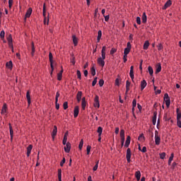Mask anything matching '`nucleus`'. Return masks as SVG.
<instances>
[{
  "instance_id": "49",
  "label": "nucleus",
  "mask_w": 181,
  "mask_h": 181,
  "mask_svg": "<svg viewBox=\"0 0 181 181\" xmlns=\"http://www.w3.org/2000/svg\"><path fill=\"white\" fill-rule=\"evenodd\" d=\"M59 97H60V93L59 92H57L55 97V101H57V103H58L59 101Z\"/></svg>"
},
{
  "instance_id": "27",
  "label": "nucleus",
  "mask_w": 181,
  "mask_h": 181,
  "mask_svg": "<svg viewBox=\"0 0 181 181\" xmlns=\"http://www.w3.org/2000/svg\"><path fill=\"white\" fill-rule=\"evenodd\" d=\"M62 77H63V69H62L60 71V72L58 73V74H57V80H59V81H62Z\"/></svg>"
},
{
  "instance_id": "34",
  "label": "nucleus",
  "mask_w": 181,
  "mask_h": 181,
  "mask_svg": "<svg viewBox=\"0 0 181 181\" xmlns=\"http://www.w3.org/2000/svg\"><path fill=\"white\" fill-rule=\"evenodd\" d=\"M173 158H174V155H173V153H172L168 160V165L169 166H170V165L172 163V160H173Z\"/></svg>"
},
{
  "instance_id": "31",
  "label": "nucleus",
  "mask_w": 181,
  "mask_h": 181,
  "mask_svg": "<svg viewBox=\"0 0 181 181\" xmlns=\"http://www.w3.org/2000/svg\"><path fill=\"white\" fill-rule=\"evenodd\" d=\"M148 47H149V41L146 40L144 44V49L148 50Z\"/></svg>"
},
{
  "instance_id": "26",
  "label": "nucleus",
  "mask_w": 181,
  "mask_h": 181,
  "mask_svg": "<svg viewBox=\"0 0 181 181\" xmlns=\"http://www.w3.org/2000/svg\"><path fill=\"white\" fill-rule=\"evenodd\" d=\"M156 145H160V136H155Z\"/></svg>"
},
{
  "instance_id": "61",
  "label": "nucleus",
  "mask_w": 181,
  "mask_h": 181,
  "mask_svg": "<svg viewBox=\"0 0 181 181\" xmlns=\"http://www.w3.org/2000/svg\"><path fill=\"white\" fill-rule=\"evenodd\" d=\"M158 50H162V49H163V46L162 45V44H159L158 46Z\"/></svg>"
},
{
  "instance_id": "8",
  "label": "nucleus",
  "mask_w": 181,
  "mask_h": 181,
  "mask_svg": "<svg viewBox=\"0 0 181 181\" xmlns=\"http://www.w3.org/2000/svg\"><path fill=\"white\" fill-rule=\"evenodd\" d=\"M120 138H121V142L124 143L125 142V131H124V129H121L120 131Z\"/></svg>"
},
{
  "instance_id": "54",
  "label": "nucleus",
  "mask_w": 181,
  "mask_h": 181,
  "mask_svg": "<svg viewBox=\"0 0 181 181\" xmlns=\"http://www.w3.org/2000/svg\"><path fill=\"white\" fill-rule=\"evenodd\" d=\"M63 145H66L67 144V137H64L63 141H62Z\"/></svg>"
},
{
  "instance_id": "12",
  "label": "nucleus",
  "mask_w": 181,
  "mask_h": 181,
  "mask_svg": "<svg viewBox=\"0 0 181 181\" xmlns=\"http://www.w3.org/2000/svg\"><path fill=\"white\" fill-rule=\"evenodd\" d=\"M33 148V146L32 144H30L27 147V156H28V158H29V156H30V153L32 152Z\"/></svg>"
},
{
  "instance_id": "20",
  "label": "nucleus",
  "mask_w": 181,
  "mask_h": 181,
  "mask_svg": "<svg viewBox=\"0 0 181 181\" xmlns=\"http://www.w3.org/2000/svg\"><path fill=\"white\" fill-rule=\"evenodd\" d=\"M147 83H146V81L145 80H143L141 82V90L142 91V90H144V88H145V87H146L147 86Z\"/></svg>"
},
{
  "instance_id": "14",
  "label": "nucleus",
  "mask_w": 181,
  "mask_h": 181,
  "mask_svg": "<svg viewBox=\"0 0 181 181\" xmlns=\"http://www.w3.org/2000/svg\"><path fill=\"white\" fill-rule=\"evenodd\" d=\"M157 116H158V112H153V119H152L153 125H156Z\"/></svg>"
},
{
  "instance_id": "58",
  "label": "nucleus",
  "mask_w": 181,
  "mask_h": 181,
  "mask_svg": "<svg viewBox=\"0 0 181 181\" xmlns=\"http://www.w3.org/2000/svg\"><path fill=\"white\" fill-rule=\"evenodd\" d=\"M117 52V49L115 48H112L110 50V54H114Z\"/></svg>"
},
{
  "instance_id": "9",
  "label": "nucleus",
  "mask_w": 181,
  "mask_h": 181,
  "mask_svg": "<svg viewBox=\"0 0 181 181\" xmlns=\"http://www.w3.org/2000/svg\"><path fill=\"white\" fill-rule=\"evenodd\" d=\"M98 64L99 66H101V67H104V66H105V62L101 57L98 58Z\"/></svg>"
},
{
  "instance_id": "51",
  "label": "nucleus",
  "mask_w": 181,
  "mask_h": 181,
  "mask_svg": "<svg viewBox=\"0 0 181 181\" xmlns=\"http://www.w3.org/2000/svg\"><path fill=\"white\" fill-rule=\"evenodd\" d=\"M96 84H97V77H95V78L93 79V82H92V86H93V87H94V86H95Z\"/></svg>"
},
{
  "instance_id": "39",
  "label": "nucleus",
  "mask_w": 181,
  "mask_h": 181,
  "mask_svg": "<svg viewBox=\"0 0 181 181\" xmlns=\"http://www.w3.org/2000/svg\"><path fill=\"white\" fill-rule=\"evenodd\" d=\"M76 76L78 80H81V72L80 71V70L76 71Z\"/></svg>"
},
{
  "instance_id": "40",
  "label": "nucleus",
  "mask_w": 181,
  "mask_h": 181,
  "mask_svg": "<svg viewBox=\"0 0 181 181\" xmlns=\"http://www.w3.org/2000/svg\"><path fill=\"white\" fill-rule=\"evenodd\" d=\"M83 145H84V141L83 139H81L79 143V146H78L80 151H81L83 149Z\"/></svg>"
},
{
  "instance_id": "19",
  "label": "nucleus",
  "mask_w": 181,
  "mask_h": 181,
  "mask_svg": "<svg viewBox=\"0 0 181 181\" xmlns=\"http://www.w3.org/2000/svg\"><path fill=\"white\" fill-rule=\"evenodd\" d=\"M81 95H83V93L81 91H78L76 95L78 103H80V101H81Z\"/></svg>"
},
{
  "instance_id": "16",
  "label": "nucleus",
  "mask_w": 181,
  "mask_h": 181,
  "mask_svg": "<svg viewBox=\"0 0 181 181\" xmlns=\"http://www.w3.org/2000/svg\"><path fill=\"white\" fill-rule=\"evenodd\" d=\"M72 40L74 46H77V45L78 44V39H77V37H76V35H72Z\"/></svg>"
},
{
  "instance_id": "17",
  "label": "nucleus",
  "mask_w": 181,
  "mask_h": 181,
  "mask_svg": "<svg viewBox=\"0 0 181 181\" xmlns=\"http://www.w3.org/2000/svg\"><path fill=\"white\" fill-rule=\"evenodd\" d=\"M86 105H87V102L86 101V98H82L81 107L82 110H86Z\"/></svg>"
},
{
  "instance_id": "18",
  "label": "nucleus",
  "mask_w": 181,
  "mask_h": 181,
  "mask_svg": "<svg viewBox=\"0 0 181 181\" xmlns=\"http://www.w3.org/2000/svg\"><path fill=\"white\" fill-rule=\"evenodd\" d=\"M8 126H9L11 139H13V129H12V124H11V123H9Z\"/></svg>"
},
{
  "instance_id": "6",
  "label": "nucleus",
  "mask_w": 181,
  "mask_h": 181,
  "mask_svg": "<svg viewBox=\"0 0 181 181\" xmlns=\"http://www.w3.org/2000/svg\"><path fill=\"white\" fill-rule=\"evenodd\" d=\"M65 145L66 146L64 147V151L66 153H70V149H71V144H70V142H67Z\"/></svg>"
},
{
  "instance_id": "53",
  "label": "nucleus",
  "mask_w": 181,
  "mask_h": 181,
  "mask_svg": "<svg viewBox=\"0 0 181 181\" xmlns=\"http://www.w3.org/2000/svg\"><path fill=\"white\" fill-rule=\"evenodd\" d=\"M163 119H165V121H169L170 118L168 117V113L164 115Z\"/></svg>"
},
{
  "instance_id": "43",
  "label": "nucleus",
  "mask_w": 181,
  "mask_h": 181,
  "mask_svg": "<svg viewBox=\"0 0 181 181\" xmlns=\"http://www.w3.org/2000/svg\"><path fill=\"white\" fill-rule=\"evenodd\" d=\"M44 18H46V4H44L43 5V13H42Z\"/></svg>"
},
{
  "instance_id": "55",
  "label": "nucleus",
  "mask_w": 181,
  "mask_h": 181,
  "mask_svg": "<svg viewBox=\"0 0 181 181\" xmlns=\"http://www.w3.org/2000/svg\"><path fill=\"white\" fill-rule=\"evenodd\" d=\"M99 86H100V87H103V86H104V80L100 79L99 81Z\"/></svg>"
},
{
  "instance_id": "48",
  "label": "nucleus",
  "mask_w": 181,
  "mask_h": 181,
  "mask_svg": "<svg viewBox=\"0 0 181 181\" xmlns=\"http://www.w3.org/2000/svg\"><path fill=\"white\" fill-rule=\"evenodd\" d=\"M13 4V0H8V8L11 9Z\"/></svg>"
},
{
  "instance_id": "59",
  "label": "nucleus",
  "mask_w": 181,
  "mask_h": 181,
  "mask_svg": "<svg viewBox=\"0 0 181 181\" xmlns=\"http://www.w3.org/2000/svg\"><path fill=\"white\" fill-rule=\"evenodd\" d=\"M105 18V22H108V21H110V15L107 16H103Z\"/></svg>"
},
{
  "instance_id": "5",
  "label": "nucleus",
  "mask_w": 181,
  "mask_h": 181,
  "mask_svg": "<svg viewBox=\"0 0 181 181\" xmlns=\"http://www.w3.org/2000/svg\"><path fill=\"white\" fill-rule=\"evenodd\" d=\"M7 112H8V105H6V103H4L1 109V115H6Z\"/></svg>"
},
{
  "instance_id": "28",
  "label": "nucleus",
  "mask_w": 181,
  "mask_h": 181,
  "mask_svg": "<svg viewBox=\"0 0 181 181\" xmlns=\"http://www.w3.org/2000/svg\"><path fill=\"white\" fill-rule=\"evenodd\" d=\"M101 36H103V32L100 30L98 32V38H97L98 42H100V40H101Z\"/></svg>"
},
{
  "instance_id": "45",
  "label": "nucleus",
  "mask_w": 181,
  "mask_h": 181,
  "mask_svg": "<svg viewBox=\"0 0 181 181\" xmlns=\"http://www.w3.org/2000/svg\"><path fill=\"white\" fill-rule=\"evenodd\" d=\"M64 110H67L69 108V103L64 102L63 104Z\"/></svg>"
},
{
  "instance_id": "23",
  "label": "nucleus",
  "mask_w": 181,
  "mask_h": 181,
  "mask_svg": "<svg viewBox=\"0 0 181 181\" xmlns=\"http://www.w3.org/2000/svg\"><path fill=\"white\" fill-rule=\"evenodd\" d=\"M161 71H162V66H160V63H158L157 64L156 74H158V73H160Z\"/></svg>"
},
{
  "instance_id": "36",
  "label": "nucleus",
  "mask_w": 181,
  "mask_h": 181,
  "mask_svg": "<svg viewBox=\"0 0 181 181\" xmlns=\"http://www.w3.org/2000/svg\"><path fill=\"white\" fill-rule=\"evenodd\" d=\"M148 70L150 76H153V69H152V66H149Z\"/></svg>"
},
{
  "instance_id": "25",
  "label": "nucleus",
  "mask_w": 181,
  "mask_h": 181,
  "mask_svg": "<svg viewBox=\"0 0 181 181\" xmlns=\"http://www.w3.org/2000/svg\"><path fill=\"white\" fill-rule=\"evenodd\" d=\"M129 87H131V82L129 81H126V93L129 91Z\"/></svg>"
},
{
  "instance_id": "64",
  "label": "nucleus",
  "mask_w": 181,
  "mask_h": 181,
  "mask_svg": "<svg viewBox=\"0 0 181 181\" xmlns=\"http://www.w3.org/2000/svg\"><path fill=\"white\" fill-rule=\"evenodd\" d=\"M141 152H143V153H145V152H146V147L144 146L143 148L141 149Z\"/></svg>"
},
{
  "instance_id": "3",
  "label": "nucleus",
  "mask_w": 181,
  "mask_h": 181,
  "mask_svg": "<svg viewBox=\"0 0 181 181\" xmlns=\"http://www.w3.org/2000/svg\"><path fill=\"white\" fill-rule=\"evenodd\" d=\"M100 98L98 97V95H95V98L94 99V107L95 108H100Z\"/></svg>"
},
{
  "instance_id": "29",
  "label": "nucleus",
  "mask_w": 181,
  "mask_h": 181,
  "mask_svg": "<svg viewBox=\"0 0 181 181\" xmlns=\"http://www.w3.org/2000/svg\"><path fill=\"white\" fill-rule=\"evenodd\" d=\"M170 5H172V1H170V0L167 1V2L164 5V9L169 8V6H170Z\"/></svg>"
},
{
  "instance_id": "42",
  "label": "nucleus",
  "mask_w": 181,
  "mask_h": 181,
  "mask_svg": "<svg viewBox=\"0 0 181 181\" xmlns=\"http://www.w3.org/2000/svg\"><path fill=\"white\" fill-rule=\"evenodd\" d=\"M129 52H131V49L125 48L124 51V54L128 55L129 54Z\"/></svg>"
},
{
  "instance_id": "62",
  "label": "nucleus",
  "mask_w": 181,
  "mask_h": 181,
  "mask_svg": "<svg viewBox=\"0 0 181 181\" xmlns=\"http://www.w3.org/2000/svg\"><path fill=\"white\" fill-rule=\"evenodd\" d=\"M132 107H136V99L133 100Z\"/></svg>"
},
{
  "instance_id": "32",
  "label": "nucleus",
  "mask_w": 181,
  "mask_h": 181,
  "mask_svg": "<svg viewBox=\"0 0 181 181\" xmlns=\"http://www.w3.org/2000/svg\"><path fill=\"white\" fill-rule=\"evenodd\" d=\"M31 54L32 56H34L35 55V43L32 42L31 43Z\"/></svg>"
},
{
  "instance_id": "56",
  "label": "nucleus",
  "mask_w": 181,
  "mask_h": 181,
  "mask_svg": "<svg viewBox=\"0 0 181 181\" xmlns=\"http://www.w3.org/2000/svg\"><path fill=\"white\" fill-rule=\"evenodd\" d=\"M7 40H8V42H12V35H9L7 37Z\"/></svg>"
},
{
  "instance_id": "30",
  "label": "nucleus",
  "mask_w": 181,
  "mask_h": 181,
  "mask_svg": "<svg viewBox=\"0 0 181 181\" xmlns=\"http://www.w3.org/2000/svg\"><path fill=\"white\" fill-rule=\"evenodd\" d=\"M26 98H27V101L29 105H30V92L29 91H27V93H26Z\"/></svg>"
},
{
  "instance_id": "63",
  "label": "nucleus",
  "mask_w": 181,
  "mask_h": 181,
  "mask_svg": "<svg viewBox=\"0 0 181 181\" xmlns=\"http://www.w3.org/2000/svg\"><path fill=\"white\" fill-rule=\"evenodd\" d=\"M127 47H126V49H131V47H132V46H131V42H127Z\"/></svg>"
},
{
  "instance_id": "2",
  "label": "nucleus",
  "mask_w": 181,
  "mask_h": 181,
  "mask_svg": "<svg viewBox=\"0 0 181 181\" xmlns=\"http://www.w3.org/2000/svg\"><path fill=\"white\" fill-rule=\"evenodd\" d=\"M132 155V153L131 152V148H127V154H126V159H127L128 163H131V156Z\"/></svg>"
},
{
  "instance_id": "37",
  "label": "nucleus",
  "mask_w": 181,
  "mask_h": 181,
  "mask_svg": "<svg viewBox=\"0 0 181 181\" xmlns=\"http://www.w3.org/2000/svg\"><path fill=\"white\" fill-rule=\"evenodd\" d=\"M138 140L141 141V142H143V141H145V136H144V134H141L139 135Z\"/></svg>"
},
{
  "instance_id": "10",
  "label": "nucleus",
  "mask_w": 181,
  "mask_h": 181,
  "mask_svg": "<svg viewBox=\"0 0 181 181\" xmlns=\"http://www.w3.org/2000/svg\"><path fill=\"white\" fill-rule=\"evenodd\" d=\"M129 76H130V78H132V81L134 83V66H132L130 67V72H129Z\"/></svg>"
},
{
  "instance_id": "15",
  "label": "nucleus",
  "mask_w": 181,
  "mask_h": 181,
  "mask_svg": "<svg viewBox=\"0 0 181 181\" xmlns=\"http://www.w3.org/2000/svg\"><path fill=\"white\" fill-rule=\"evenodd\" d=\"M56 135H57V127L54 126V129L52 134V137L53 138V139H54V136H56Z\"/></svg>"
},
{
  "instance_id": "44",
  "label": "nucleus",
  "mask_w": 181,
  "mask_h": 181,
  "mask_svg": "<svg viewBox=\"0 0 181 181\" xmlns=\"http://www.w3.org/2000/svg\"><path fill=\"white\" fill-rule=\"evenodd\" d=\"M90 73H91L92 76H95V68L94 66H93L90 69Z\"/></svg>"
},
{
  "instance_id": "7",
  "label": "nucleus",
  "mask_w": 181,
  "mask_h": 181,
  "mask_svg": "<svg viewBox=\"0 0 181 181\" xmlns=\"http://www.w3.org/2000/svg\"><path fill=\"white\" fill-rule=\"evenodd\" d=\"M177 125L179 128H181V112L177 113Z\"/></svg>"
},
{
  "instance_id": "41",
  "label": "nucleus",
  "mask_w": 181,
  "mask_h": 181,
  "mask_svg": "<svg viewBox=\"0 0 181 181\" xmlns=\"http://www.w3.org/2000/svg\"><path fill=\"white\" fill-rule=\"evenodd\" d=\"M58 179L59 181H62V169L58 170Z\"/></svg>"
},
{
  "instance_id": "47",
  "label": "nucleus",
  "mask_w": 181,
  "mask_h": 181,
  "mask_svg": "<svg viewBox=\"0 0 181 181\" xmlns=\"http://www.w3.org/2000/svg\"><path fill=\"white\" fill-rule=\"evenodd\" d=\"M86 151H87V155H90V152L91 151V146H87Z\"/></svg>"
},
{
  "instance_id": "1",
  "label": "nucleus",
  "mask_w": 181,
  "mask_h": 181,
  "mask_svg": "<svg viewBox=\"0 0 181 181\" xmlns=\"http://www.w3.org/2000/svg\"><path fill=\"white\" fill-rule=\"evenodd\" d=\"M164 101L165 102L167 108H169V107H170V98H169V95L168 93L164 94Z\"/></svg>"
},
{
  "instance_id": "4",
  "label": "nucleus",
  "mask_w": 181,
  "mask_h": 181,
  "mask_svg": "<svg viewBox=\"0 0 181 181\" xmlns=\"http://www.w3.org/2000/svg\"><path fill=\"white\" fill-rule=\"evenodd\" d=\"M49 62H50V67L52 69L51 74H52L53 70H54V68L53 67V54H52V52H49Z\"/></svg>"
},
{
  "instance_id": "35",
  "label": "nucleus",
  "mask_w": 181,
  "mask_h": 181,
  "mask_svg": "<svg viewBox=\"0 0 181 181\" xmlns=\"http://www.w3.org/2000/svg\"><path fill=\"white\" fill-rule=\"evenodd\" d=\"M6 67H8V69H11L12 67H13L12 61H10V62H7L6 64Z\"/></svg>"
},
{
  "instance_id": "33",
  "label": "nucleus",
  "mask_w": 181,
  "mask_h": 181,
  "mask_svg": "<svg viewBox=\"0 0 181 181\" xmlns=\"http://www.w3.org/2000/svg\"><path fill=\"white\" fill-rule=\"evenodd\" d=\"M97 132L98 134V136H101L102 134H103V127H99L98 128Z\"/></svg>"
},
{
  "instance_id": "46",
  "label": "nucleus",
  "mask_w": 181,
  "mask_h": 181,
  "mask_svg": "<svg viewBox=\"0 0 181 181\" xmlns=\"http://www.w3.org/2000/svg\"><path fill=\"white\" fill-rule=\"evenodd\" d=\"M165 156H166V153L163 152V153H160V158L161 159H165Z\"/></svg>"
},
{
  "instance_id": "50",
  "label": "nucleus",
  "mask_w": 181,
  "mask_h": 181,
  "mask_svg": "<svg viewBox=\"0 0 181 181\" xmlns=\"http://www.w3.org/2000/svg\"><path fill=\"white\" fill-rule=\"evenodd\" d=\"M127 57H128V55L124 54V56H123V62H124V63H127V61L128 60L127 59Z\"/></svg>"
},
{
  "instance_id": "13",
  "label": "nucleus",
  "mask_w": 181,
  "mask_h": 181,
  "mask_svg": "<svg viewBox=\"0 0 181 181\" xmlns=\"http://www.w3.org/2000/svg\"><path fill=\"white\" fill-rule=\"evenodd\" d=\"M78 112H79L78 106H76L74 110V118H77V117H78Z\"/></svg>"
},
{
  "instance_id": "24",
  "label": "nucleus",
  "mask_w": 181,
  "mask_h": 181,
  "mask_svg": "<svg viewBox=\"0 0 181 181\" xmlns=\"http://www.w3.org/2000/svg\"><path fill=\"white\" fill-rule=\"evenodd\" d=\"M141 21L143 23H146V21H147L146 13H143Z\"/></svg>"
},
{
  "instance_id": "57",
  "label": "nucleus",
  "mask_w": 181,
  "mask_h": 181,
  "mask_svg": "<svg viewBox=\"0 0 181 181\" xmlns=\"http://www.w3.org/2000/svg\"><path fill=\"white\" fill-rule=\"evenodd\" d=\"M101 54H102L101 59H103V60H105V52L101 51Z\"/></svg>"
},
{
  "instance_id": "11",
  "label": "nucleus",
  "mask_w": 181,
  "mask_h": 181,
  "mask_svg": "<svg viewBox=\"0 0 181 181\" xmlns=\"http://www.w3.org/2000/svg\"><path fill=\"white\" fill-rule=\"evenodd\" d=\"M131 144V136H127V140L125 141L124 148H128Z\"/></svg>"
},
{
  "instance_id": "60",
  "label": "nucleus",
  "mask_w": 181,
  "mask_h": 181,
  "mask_svg": "<svg viewBox=\"0 0 181 181\" xmlns=\"http://www.w3.org/2000/svg\"><path fill=\"white\" fill-rule=\"evenodd\" d=\"M136 23L138 25H141V18L140 17H136Z\"/></svg>"
},
{
  "instance_id": "21",
  "label": "nucleus",
  "mask_w": 181,
  "mask_h": 181,
  "mask_svg": "<svg viewBox=\"0 0 181 181\" xmlns=\"http://www.w3.org/2000/svg\"><path fill=\"white\" fill-rule=\"evenodd\" d=\"M31 15H32V8H30L28 9V11L25 13V19H26V18H30Z\"/></svg>"
},
{
  "instance_id": "52",
  "label": "nucleus",
  "mask_w": 181,
  "mask_h": 181,
  "mask_svg": "<svg viewBox=\"0 0 181 181\" xmlns=\"http://www.w3.org/2000/svg\"><path fill=\"white\" fill-rule=\"evenodd\" d=\"M66 163V158H63L62 160L60 163V166H63V165H64Z\"/></svg>"
},
{
  "instance_id": "38",
  "label": "nucleus",
  "mask_w": 181,
  "mask_h": 181,
  "mask_svg": "<svg viewBox=\"0 0 181 181\" xmlns=\"http://www.w3.org/2000/svg\"><path fill=\"white\" fill-rule=\"evenodd\" d=\"M0 37H1V40H4V39H5V31L4 30L1 31Z\"/></svg>"
},
{
  "instance_id": "22",
  "label": "nucleus",
  "mask_w": 181,
  "mask_h": 181,
  "mask_svg": "<svg viewBox=\"0 0 181 181\" xmlns=\"http://www.w3.org/2000/svg\"><path fill=\"white\" fill-rule=\"evenodd\" d=\"M135 177L136 180H141V171L138 170L135 173Z\"/></svg>"
}]
</instances>
